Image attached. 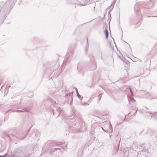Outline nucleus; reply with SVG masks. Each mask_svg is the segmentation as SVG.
Masks as SVG:
<instances>
[{"mask_svg": "<svg viewBox=\"0 0 157 157\" xmlns=\"http://www.w3.org/2000/svg\"><path fill=\"white\" fill-rule=\"evenodd\" d=\"M153 5V2L151 0H149V2L146 3V4L144 6L147 8L150 9L152 8Z\"/></svg>", "mask_w": 157, "mask_h": 157, "instance_id": "39448f33", "label": "nucleus"}, {"mask_svg": "<svg viewBox=\"0 0 157 157\" xmlns=\"http://www.w3.org/2000/svg\"><path fill=\"white\" fill-rule=\"evenodd\" d=\"M17 112H23L24 111L21 110H17Z\"/></svg>", "mask_w": 157, "mask_h": 157, "instance_id": "393cba45", "label": "nucleus"}, {"mask_svg": "<svg viewBox=\"0 0 157 157\" xmlns=\"http://www.w3.org/2000/svg\"><path fill=\"white\" fill-rule=\"evenodd\" d=\"M128 101L130 104L131 102L134 103L136 102V101L134 99L131 97L128 98Z\"/></svg>", "mask_w": 157, "mask_h": 157, "instance_id": "ddd939ff", "label": "nucleus"}, {"mask_svg": "<svg viewBox=\"0 0 157 157\" xmlns=\"http://www.w3.org/2000/svg\"><path fill=\"white\" fill-rule=\"evenodd\" d=\"M72 98H71V101L70 102V104H71V103H72Z\"/></svg>", "mask_w": 157, "mask_h": 157, "instance_id": "c85d7f7f", "label": "nucleus"}, {"mask_svg": "<svg viewBox=\"0 0 157 157\" xmlns=\"http://www.w3.org/2000/svg\"><path fill=\"white\" fill-rule=\"evenodd\" d=\"M73 2L72 3H73L74 4H77L78 5H80L81 6V4H82V3L81 2L79 1L78 0H73Z\"/></svg>", "mask_w": 157, "mask_h": 157, "instance_id": "9b49d317", "label": "nucleus"}, {"mask_svg": "<svg viewBox=\"0 0 157 157\" xmlns=\"http://www.w3.org/2000/svg\"><path fill=\"white\" fill-rule=\"evenodd\" d=\"M76 93L77 92H78V90H77V88L76 89Z\"/></svg>", "mask_w": 157, "mask_h": 157, "instance_id": "473e14b6", "label": "nucleus"}, {"mask_svg": "<svg viewBox=\"0 0 157 157\" xmlns=\"http://www.w3.org/2000/svg\"><path fill=\"white\" fill-rule=\"evenodd\" d=\"M151 112H150V113H149V114H151Z\"/></svg>", "mask_w": 157, "mask_h": 157, "instance_id": "e433bc0d", "label": "nucleus"}, {"mask_svg": "<svg viewBox=\"0 0 157 157\" xmlns=\"http://www.w3.org/2000/svg\"><path fill=\"white\" fill-rule=\"evenodd\" d=\"M147 153L148 154H149L150 153L149 152H147Z\"/></svg>", "mask_w": 157, "mask_h": 157, "instance_id": "f704fd0d", "label": "nucleus"}, {"mask_svg": "<svg viewBox=\"0 0 157 157\" xmlns=\"http://www.w3.org/2000/svg\"><path fill=\"white\" fill-rule=\"evenodd\" d=\"M108 125L109 127V129L108 130L107 129L105 130L102 127L101 128L102 129V130L105 132L109 133L111 132H112L113 130L112 126L110 123H109V124H108Z\"/></svg>", "mask_w": 157, "mask_h": 157, "instance_id": "6e6552de", "label": "nucleus"}, {"mask_svg": "<svg viewBox=\"0 0 157 157\" xmlns=\"http://www.w3.org/2000/svg\"><path fill=\"white\" fill-rule=\"evenodd\" d=\"M6 18V17H5V16H4L3 18L2 19L1 21V23L2 24L3 23V22H4V21L5 20Z\"/></svg>", "mask_w": 157, "mask_h": 157, "instance_id": "a211bd4d", "label": "nucleus"}, {"mask_svg": "<svg viewBox=\"0 0 157 157\" xmlns=\"http://www.w3.org/2000/svg\"><path fill=\"white\" fill-rule=\"evenodd\" d=\"M30 128H29V129L28 130V131H27V133H28V132H29V130H30Z\"/></svg>", "mask_w": 157, "mask_h": 157, "instance_id": "7c9ffc66", "label": "nucleus"}, {"mask_svg": "<svg viewBox=\"0 0 157 157\" xmlns=\"http://www.w3.org/2000/svg\"><path fill=\"white\" fill-rule=\"evenodd\" d=\"M48 144H48V142H47V143H46V144H45V146L46 145V148H47V147L48 146ZM48 149V148H46V150L47 149Z\"/></svg>", "mask_w": 157, "mask_h": 157, "instance_id": "4be33fe9", "label": "nucleus"}, {"mask_svg": "<svg viewBox=\"0 0 157 157\" xmlns=\"http://www.w3.org/2000/svg\"><path fill=\"white\" fill-rule=\"evenodd\" d=\"M78 98L81 101L82 99V97L81 96L79 95V96H78Z\"/></svg>", "mask_w": 157, "mask_h": 157, "instance_id": "412c9836", "label": "nucleus"}, {"mask_svg": "<svg viewBox=\"0 0 157 157\" xmlns=\"http://www.w3.org/2000/svg\"><path fill=\"white\" fill-rule=\"evenodd\" d=\"M40 136V134L39 132L36 133L34 132H33L30 135V138L31 140H35L36 141H38L40 139L39 137Z\"/></svg>", "mask_w": 157, "mask_h": 157, "instance_id": "f257e3e1", "label": "nucleus"}, {"mask_svg": "<svg viewBox=\"0 0 157 157\" xmlns=\"http://www.w3.org/2000/svg\"><path fill=\"white\" fill-rule=\"evenodd\" d=\"M138 109H136V111L135 112L133 113V115H135L136 114V112H137V111Z\"/></svg>", "mask_w": 157, "mask_h": 157, "instance_id": "b1692460", "label": "nucleus"}, {"mask_svg": "<svg viewBox=\"0 0 157 157\" xmlns=\"http://www.w3.org/2000/svg\"><path fill=\"white\" fill-rule=\"evenodd\" d=\"M144 112H145V113H149V110L145 111Z\"/></svg>", "mask_w": 157, "mask_h": 157, "instance_id": "5701e85b", "label": "nucleus"}, {"mask_svg": "<svg viewBox=\"0 0 157 157\" xmlns=\"http://www.w3.org/2000/svg\"><path fill=\"white\" fill-rule=\"evenodd\" d=\"M30 128H29V129L28 130V131H27V133H28V132H29V130H30Z\"/></svg>", "mask_w": 157, "mask_h": 157, "instance_id": "2f4dec72", "label": "nucleus"}, {"mask_svg": "<svg viewBox=\"0 0 157 157\" xmlns=\"http://www.w3.org/2000/svg\"><path fill=\"white\" fill-rule=\"evenodd\" d=\"M72 3V2H71V1H67L66 2V3L67 4Z\"/></svg>", "mask_w": 157, "mask_h": 157, "instance_id": "aec40b11", "label": "nucleus"}, {"mask_svg": "<svg viewBox=\"0 0 157 157\" xmlns=\"http://www.w3.org/2000/svg\"><path fill=\"white\" fill-rule=\"evenodd\" d=\"M73 93V92H72L71 93H69L68 94H67L65 95V97H67L68 96V95H69V96H70L71 94L72 95Z\"/></svg>", "mask_w": 157, "mask_h": 157, "instance_id": "dca6fc26", "label": "nucleus"}, {"mask_svg": "<svg viewBox=\"0 0 157 157\" xmlns=\"http://www.w3.org/2000/svg\"><path fill=\"white\" fill-rule=\"evenodd\" d=\"M4 156H5V155H3L2 156L0 155V157H4Z\"/></svg>", "mask_w": 157, "mask_h": 157, "instance_id": "c756f323", "label": "nucleus"}, {"mask_svg": "<svg viewBox=\"0 0 157 157\" xmlns=\"http://www.w3.org/2000/svg\"><path fill=\"white\" fill-rule=\"evenodd\" d=\"M143 132V131H141L140 132H139V134L140 135H141Z\"/></svg>", "mask_w": 157, "mask_h": 157, "instance_id": "a878e982", "label": "nucleus"}, {"mask_svg": "<svg viewBox=\"0 0 157 157\" xmlns=\"http://www.w3.org/2000/svg\"><path fill=\"white\" fill-rule=\"evenodd\" d=\"M105 27V28H106L107 29H105V33L106 36V38H107L108 36H109V33L107 29V25L106 24L104 25V27Z\"/></svg>", "mask_w": 157, "mask_h": 157, "instance_id": "9d476101", "label": "nucleus"}, {"mask_svg": "<svg viewBox=\"0 0 157 157\" xmlns=\"http://www.w3.org/2000/svg\"><path fill=\"white\" fill-rule=\"evenodd\" d=\"M27 134H25L24 132H19L17 134H14L13 135L16 136L18 139L23 140L26 136Z\"/></svg>", "mask_w": 157, "mask_h": 157, "instance_id": "f03ea898", "label": "nucleus"}, {"mask_svg": "<svg viewBox=\"0 0 157 157\" xmlns=\"http://www.w3.org/2000/svg\"><path fill=\"white\" fill-rule=\"evenodd\" d=\"M140 4L139 3H136L134 6V10L135 12L139 14L140 11Z\"/></svg>", "mask_w": 157, "mask_h": 157, "instance_id": "423d86ee", "label": "nucleus"}, {"mask_svg": "<svg viewBox=\"0 0 157 157\" xmlns=\"http://www.w3.org/2000/svg\"><path fill=\"white\" fill-rule=\"evenodd\" d=\"M126 92L128 91L129 93L127 94V96L128 98V96L129 95L133 96L132 92L130 88H127L126 90Z\"/></svg>", "mask_w": 157, "mask_h": 157, "instance_id": "1a4fd4ad", "label": "nucleus"}, {"mask_svg": "<svg viewBox=\"0 0 157 157\" xmlns=\"http://www.w3.org/2000/svg\"><path fill=\"white\" fill-rule=\"evenodd\" d=\"M61 72L62 71H58L56 75L52 76V78H54L58 77L60 75Z\"/></svg>", "mask_w": 157, "mask_h": 157, "instance_id": "2eb2a0df", "label": "nucleus"}, {"mask_svg": "<svg viewBox=\"0 0 157 157\" xmlns=\"http://www.w3.org/2000/svg\"><path fill=\"white\" fill-rule=\"evenodd\" d=\"M77 69L78 70V69H78V66H77Z\"/></svg>", "mask_w": 157, "mask_h": 157, "instance_id": "72a5a7b5", "label": "nucleus"}, {"mask_svg": "<svg viewBox=\"0 0 157 157\" xmlns=\"http://www.w3.org/2000/svg\"><path fill=\"white\" fill-rule=\"evenodd\" d=\"M143 151H144L143 150H142V151H142V152H143Z\"/></svg>", "mask_w": 157, "mask_h": 157, "instance_id": "c9c22d12", "label": "nucleus"}, {"mask_svg": "<svg viewBox=\"0 0 157 157\" xmlns=\"http://www.w3.org/2000/svg\"><path fill=\"white\" fill-rule=\"evenodd\" d=\"M102 94H100L99 96H98V101L99 102L101 100V96H102Z\"/></svg>", "mask_w": 157, "mask_h": 157, "instance_id": "f3484780", "label": "nucleus"}, {"mask_svg": "<svg viewBox=\"0 0 157 157\" xmlns=\"http://www.w3.org/2000/svg\"><path fill=\"white\" fill-rule=\"evenodd\" d=\"M95 0H85L82 1V4L81 6H84L90 4V3H94L95 2Z\"/></svg>", "mask_w": 157, "mask_h": 157, "instance_id": "7ed1b4c3", "label": "nucleus"}, {"mask_svg": "<svg viewBox=\"0 0 157 157\" xmlns=\"http://www.w3.org/2000/svg\"><path fill=\"white\" fill-rule=\"evenodd\" d=\"M60 149L59 148H53L51 149V150L50 151L49 153L51 155H55V154L56 153V157H59V153H57V152H56V151L58 150H59Z\"/></svg>", "mask_w": 157, "mask_h": 157, "instance_id": "20e7f679", "label": "nucleus"}, {"mask_svg": "<svg viewBox=\"0 0 157 157\" xmlns=\"http://www.w3.org/2000/svg\"><path fill=\"white\" fill-rule=\"evenodd\" d=\"M76 94H77V96L78 97V96H79V95H80L79 94L78 92H77Z\"/></svg>", "mask_w": 157, "mask_h": 157, "instance_id": "cd10ccee", "label": "nucleus"}, {"mask_svg": "<svg viewBox=\"0 0 157 157\" xmlns=\"http://www.w3.org/2000/svg\"><path fill=\"white\" fill-rule=\"evenodd\" d=\"M154 17H157V16H154Z\"/></svg>", "mask_w": 157, "mask_h": 157, "instance_id": "ea45409f", "label": "nucleus"}, {"mask_svg": "<svg viewBox=\"0 0 157 157\" xmlns=\"http://www.w3.org/2000/svg\"><path fill=\"white\" fill-rule=\"evenodd\" d=\"M113 6L112 9H113Z\"/></svg>", "mask_w": 157, "mask_h": 157, "instance_id": "4c0bfd02", "label": "nucleus"}, {"mask_svg": "<svg viewBox=\"0 0 157 157\" xmlns=\"http://www.w3.org/2000/svg\"><path fill=\"white\" fill-rule=\"evenodd\" d=\"M72 55V54L71 53H69L66 55L65 56V59H68V61H69L71 59V58L69 57V56H70Z\"/></svg>", "mask_w": 157, "mask_h": 157, "instance_id": "4468645a", "label": "nucleus"}, {"mask_svg": "<svg viewBox=\"0 0 157 157\" xmlns=\"http://www.w3.org/2000/svg\"><path fill=\"white\" fill-rule=\"evenodd\" d=\"M85 105H84V104H83V103H82V105H88V104H87V103H85Z\"/></svg>", "mask_w": 157, "mask_h": 157, "instance_id": "bb28decb", "label": "nucleus"}, {"mask_svg": "<svg viewBox=\"0 0 157 157\" xmlns=\"http://www.w3.org/2000/svg\"><path fill=\"white\" fill-rule=\"evenodd\" d=\"M97 68V65L95 63H94L90 67V70L93 71L95 70Z\"/></svg>", "mask_w": 157, "mask_h": 157, "instance_id": "f8f14e48", "label": "nucleus"}, {"mask_svg": "<svg viewBox=\"0 0 157 157\" xmlns=\"http://www.w3.org/2000/svg\"><path fill=\"white\" fill-rule=\"evenodd\" d=\"M33 151L32 149L29 150L28 148H26L24 151L25 152V155L26 156H29L30 155L31 152Z\"/></svg>", "mask_w": 157, "mask_h": 157, "instance_id": "0eeeda50", "label": "nucleus"}, {"mask_svg": "<svg viewBox=\"0 0 157 157\" xmlns=\"http://www.w3.org/2000/svg\"><path fill=\"white\" fill-rule=\"evenodd\" d=\"M43 149H44V147H43Z\"/></svg>", "mask_w": 157, "mask_h": 157, "instance_id": "58836bf2", "label": "nucleus"}, {"mask_svg": "<svg viewBox=\"0 0 157 157\" xmlns=\"http://www.w3.org/2000/svg\"><path fill=\"white\" fill-rule=\"evenodd\" d=\"M88 48V46L87 45L85 49V52L86 53L87 52V51Z\"/></svg>", "mask_w": 157, "mask_h": 157, "instance_id": "6ab92c4d", "label": "nucleus"}]
</instances>
